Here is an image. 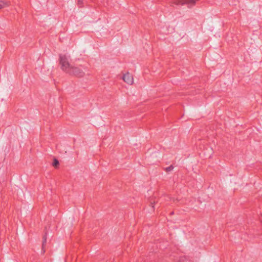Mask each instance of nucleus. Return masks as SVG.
Returning a JSON list of instances; mask_svg holds the SVG:
<instances>
[{"mask_svg":"<svg viewBox=\"0 0 262 262\" xmlns=\"http://www.w3.org/2000/svg\"><path fill=\"white\" fill-rule=\"evenodd\" d=\"M60 64L62 70L67 73H69L71 71V69L73 68L69 63L68 57L65 55H60Z\"/></svg>","mask_w":262,"mask_h":262,"instance_id":"nucleus-1","label":"nucleus"},{"mask_svg":"<svg viewBox=\"0 0 262 262\" xmlns=\"http://www.w3.org/2000/svg\"><path fill=\"white\" fill-rule=\"evenodd\" d=\"M71 70V71L69 74L78 77H82L84 75L85 72L88 71L86 68L82 66H80L79 67H73Z\"/></svg>","mask_w":262,"mask_h":262,"instance_id":"nucleus-2","label":"nucleus"},{"mask_svg":"<svg viewBox=\"0 0 262 262\" xmlns=\"http://www.w3.org/2000/svg\"><path fill=\"white\" fill-rule=\"evenodd\" d=\"M198 0H174L173 3L177 5H187L188 7L194 6Z\"/></svg>","mask_w":262,"mask_h":262,"instance_id":"nucleus-3","label":"nucleus"},{"mask_svg":"<svg viewBox=\"0 0 262 262\" xmlns=\"http://www.w3.org/2000/svg\"><path fill=\"white\" fill-rule=\"evenodd\" d=\"M123 80L125 82L128 84H132L134 82V78L132 74L129 73L125 74L123 77Z\"/></svg>","mask_w":262,"mask_h":262,"instance_id":"nucleus-4","label":"nucleus"},{"mask_svg":"<svg viewBox=\"0 0 262 262\" xmlns=\"http://www.w3.org/2000/svg\"><path fill=\"white\" fill-rule=\"evenodd\" d=\"M9 5V3L8 2L0 1V9L7 7Z\"/></svg>","mask_w":262,"mask_h":262,"instance_id":"nucleus-5","label":"nucleus"},{"mask_svg":"<svg viewBox=\"0 0 262 262\" xmlns=\"http://www.w3.org/2000/svg\"><path fill=\"white\" fill-rule=\"evenodd\" d=\"M173 169V167L172 165H170V166L168 167H166L165 168V170L167 171V172H168V171H171L172 169Z\"/></svg>","mask_w":262,"mask_h":262,"instance_id":"nucleus-6","label":"nucleus"},{"mask_svg":"<svg viewBox=\"0 0 262 262\" xmlns=\"http://www.w3.org/2000/svg\"><path fill=\"white\" fill-rule=\"evenodd\" d=\"M59 164V162L57 159H54V162H53V165L56 166L57 165Z\"/></svg>","mask_w":262,"mask_h":262,"instance_id":"nucleus-7","label":"nucleus"},{"mask_svg":"<svg viewBox=\"0 0 262 262\" xmlns=\"http://www.w3.org/2000/svg\"><path fill=\"white\" fill-rule=\"evenodd\" d=\"M77 4L79 6L81 7L82 4V0H77Z\"/></svg>","mask_w":262,"mask_h":262,"instance_id":"nucleus-8","label":"nucleus"},{"mask_svg":"<svg viewBox=\"0 0 262 262\" xmlns=\"http://www.w3.org/2000/svg\"><path fill=\"white\" fill-rule=\"evenodd\" d=\"M46 238H43V243H42V246H43L45 245V244H46Z\"/></svg>","mask_w":262,"mask_h":262,"instance_id":"nucleus-9","label":"nucleus"}]
</instances>
